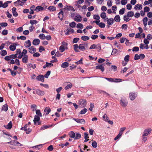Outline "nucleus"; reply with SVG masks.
<instances>
[{"label": "nucleus", "instance_id": "nucleus-49", "mask_svg": "<svg viewBox=\"0 0 152 152\" xmlns=\"http://www.w3.org/2000/svg\"><path fill=\"white\" fill-rule=\"evenodd\" d=\"M1 55L2 56H4L7 54V52L6 50H2L1 51Z\"/></svg>", "mask_w": 152, "mask_h": 152}, {"label": "nucleus", "instance_id": "nucleus-58", "mask_svg": "<svg viewBox=\"0 0 152 152\" xmlns=\"http://www.w3.org/2000/svg\"><path fill=\"white\" fill-rule=\"evenodd\" d=\"M28 124H26L24 127H22L21 128V130L27 131V130Z\"/></svg>", "mask_w": 152, "mask_h": 152}, {"label": "nucleus", "instance_id": "nucleus-26", "mask_svg": "<svg viewBox=\"0 0 152 152\" xmlns=\"http://www.w3.org/2000/svg\"><path fill=\"white\" fill-rule=\"evenodd\" d=\"M64 12L63 11L61 10V11L58 13V17L59 19L62 20L63 18Z\"/></svg>", "mask_w": 152, "mask_h": 152}, {"label": "nucleus", "instance_id": "nucleus-5", "mask_svg": "<svg viewBox=\"0 0 152 152\" xmlns=\"http://www.w3.org/2000/svg\"><path fill=\"white\" fill-rule=\"evenodd\" d=\"M152 131V129L151 128H148L145 129L143 132L142 134L144 135V136H148L149 134Z\"/></svg>", "mask_w": 152, "mask_h": 152}, {"label": "nucleus", "instance_id": "nucleus-45", "mask_svg": "<svg viewBox=\"0 0 152 152\" xmlns=\"http://www.w3.org/2000/svg\"><path fill=\"white\" fill-rule=\"evenodd\" d=\"M72 86V84L71 83H69V84L65 87V90H67L69 88H71Z\"/></svg>", "mask_w": 152, "mask_h": 152}, {"label": "nucleus", "instance_id": "nucleus-64", "mask_svg": "<svg viewBox=\"0 0 152 152\" xmlns=\"http://www.w3.org/2000/svg\"><path fill=\"white\" fill-rule=\"evenodd\" d=\"M139 48L138 47H134L132 48V51L133 52L136 51L137 52L139 50Z\"/></svg>", "mask_w": 152, "mask_h": 152}, {"label": "nucleus", "instance_id": "nucleus-24", "mask_svg": "<svg viewBox=\"0 0 152 152\" xmlns=\"http://www.w3.org/2000/svg\"><path fill=\"white\" fill-rule=\"evenodd\" d=\"M28 56H24L22 58V62L25 64L28 62Z\"/></svg>", "mask_w": 152, "mask_h": 152}, {"label": "nucleus", "instance_id": "nucleus-16", "mask_svg": "<svg viewBox=\"0 0 152 152\" xmlns=\"http://www.w3.org/2000/svg\"><path fill=\"white\" fill-rule=\"evenodd\" d=\"M40 42V41L39 39H35L33 40L32 44L34 45H37L39 44Z\"/></svg>", "mask_w": 152, "mask_h": 152}, {"label": "nucleus", "instance_id": "nucleus-52", "mask_svg": "<svg viewBox=\"0 0 152 152\" xmlns=\"http://www.w3.org/2000/svg\"><path fill=\"white\" fill-rule=\"evenodd\" d=\"M69 25L71 27L74 28L75 26L76 23L75 22H72L69 23Z\"/></svg>", "mask_w": 152, "mask_h": 152}, {"label": "nucleus", "instance_id": "nucleus-12", "mask_svg": "<svg viewBox=\"0 0 152 152\" xmlns=\"http://www.w3.org/2000/svg\"><path fill=\"white\" fill-rule=\"evenodd\" d=\"M107 19V24L109 25H112L114 22V19L113 18H110L108 19L107 17L106 18Z\"/></svg>", "mask_w": 152, "mask_h": 152}, {"label": "nucleus", "instance_id": "nucleus-38", "mask_svg": "<svg viewBox=\"0 0 152 152\" xmlns=\"http://www.w3.org/2000/svg\"><path fill=\"white\" fill-rule=\"evenodd\" d=\"M81 39L84 41H86L89 39V37L87 36H82L81 37Z\"/></svg>", "mask_w": 152, "mask_h": 152}, {"label": "nucleus", "instance_id": "nucleus-28", "mask_svg": "<svg viewBox=\"0 0 152 152\" xmlns=\"http://www.w3.org/2000/svg\"><path fill=\"white\" fill-rule=\"evenodd\" d=\"M48 9L50 11H56V7L53 6L49 7Z\"/></svg>", "mask_w": 152, "mask_h": 152}, {"label": "nucleus", "instance_id": "nucleus-15", "mask_svg": "<svg viewBox=\"0 0 152 152\" xmlns=\"http://www.w3.org/2000/svg\"><path fill=\"white\" fill-rule=\"evenodd\" d=\"M24 45L25 46L26 48H29L31 45V42L29 40L26 41L24 43Z\"/></svg>", "mask_w": 152, "mask_h": 152}, {"label": "nucleus", "instance_id": "nucleus-18", "mask_svg": "<svg viewBox=\"0 0 152 152\" xmlns=\"http://www.w3.org/2000/svg\"><path fill=\"white\" fill-rule=\"evenodd\" d=\"M40 117H39V116H37V115H35L34 116V117L33 120L34 124L37 122H38L40 120Z\"/></svg>", "mask_w": 152, "mask_h": 152}, {"label": "nucleus", "instance_id": "nucleus-11", "mask_svg": "<svg viewBox=\"0 0 152 152\" xmlns=\"http://www.w3.org/2000/svg\"><path fill=\"white\" fill-rule=\"evenodd\" d=\"M98 46L100 48V49H101V46L100 44H98V45H96L95 44H93L92 45H91L90 47L89 48V49H97L98 48Z\"/></svg>", "mask_w": 152, "mask_h": 152}, {"label": "nucleus", "instance_id": "nucleus-57", "mask_svg": "<svg viewBox=\"0 0 152 152\" xmlns=\"http://www.w3.org/2000/svg\"><path fill=\"white\" fill-rule=\"evenodd\" d=\"M30 23L31 25H33V24L37 23V22L36 20H30Z\"/></svg>", "mask_w": 152, "mask_h": 152}, {"label": "nucleus", "instance_id": "nucleus-14", "mask_svg": "<svg viewBox=\"0 0 152 152\" xmlns=\"http://www.w3.org/2000/svg\"><path fill=\"white\" fill-rule=\"evenodd\" d=\"M99 92L101 94H103L105 97H107V96H110V95L107 93L102 90H99Z\"/></svg>", "mask_w": 152, "mask_h": 152}, {"label": "nucleus", "instance_id": "nucleus-39", "mask_svg": "<svg viewBox=\"0 0 152 152\" xmlns=\"http://www.w3.org/2000/svg\"><path fill=\"white\" fill-rule=\"evenodd\" d=\"M100 16L104 20L106 19V14L105 12H102Z\"/></svg>", "mask_w": 152, "mask_h": 152}, {"label": "nucleus", "instance_id": "nucleus-41", "mask_svg": "<svg viewBox=\"0 0 152 152\" xmlns=\"http://www.w3.org/2000/svg\"><path fill=\"white\" fill-rule=\"evenodd\" d=\"M7 143L15 146L18 145L16 144V141L15 140L11 141L10 142H8Z\"/></svg>", "mask_w": 152, "mask_h": 152}, {"label": "nucleus", "instance_id": "nucleus-2", "mask_svg": "<svg viewBox=\"0 0 152 152\" xmlns=\"http://www.w3.org/2000/svg\"><path fill=\"white\" fill-rule=\"evenodd\" d=\"M104 78L110 82L118 83L122 81V79L120 78H112L107 77H104Z\"/></svg>", "mask_w": 152, "mask_h": 152}, {"label": "nucleus", "instance_id": "nucleus-54", "mask_svg": "<svg viewBox=\"0 0 152 152\" xmlns=\"http://www.w3.org/2000/svg\"><path fill=\"white\" fill-rule=\"evenodd\" d=\"M77 27L78 28H83V26L82 24L79 23L77 24Z\"/></svg>", "mask_w": 152, "mask_h": 152}, {"label": "nucleus", "instance_id": "nucleus-51", "mask_svg": "<svg viewBox=\"0 0 152 152\" xmlns=\"http://www.w3.org/2000/svg\"><path fill=\"white\" fill-rule=\"evenodd\" d=\"M129 55H126L124 58V60L126 62H128L129 61Z\"/></svg>", "mask_w": 152, "mask_h": 152}, {"label": "nucleus", "instance_id": "nucleus-60", "mask_svg": "<svg viewBox=\"0 0 152 152\" xmlns=\"http://www.w3.org/2000/svg\"><path fill=\"white\" fill-rule=\"evenodd\" d=\"M129 17L127 16V15H124L123 18L124 20L126 22L129 21L130 20V19H129Z\"/></svg>", "mask_w": 152, "mask_h": 152}, {"label": "nucleus", "instance_id": "nucleus-7", "mask_svg": "<svg viewBox=\"0 0 152 152\" xmlns=\"http://www.w3.org/2000/svg\"><path fill=\"white\" fill-rule=\"evenodd\" d=\"M36 94L39 96H43L45 94L44 91L41 90L40 89H37L36 90Z\"/></svg>", "mask_w": 152, "mask_h": 152}, {"label": "nucleus", "instance_id": "nucleus-17", "mask_svg": "<svg viewBox=\"0 0 152 152\" xmlns=\"http://www.w3.org/2000/svg\"><path fill=\"white\" fill-rule=\"evenodd\" d=\"M74 19L76 21L80 22L82 20V17L80 15H76Z\"/></svg>", "mask_w": 152, "mask_h": 152}, {"label": "nucleus", "instance_id": "nucleus-61", "mask_svg": "<svg viewBox=\"0 0 152 152\" xmlns=\"http://www.w3.org/2000/svg\"><path fill=\"white\" fill-rule=\"evenodd\" d=\"M146 136H144V135H142V142H145L147 140V138L146 137Z\"/></svg>", "mask_w": 152, "mask_h": 152}, {"label": "nucleus", "instance_id": "nucleus-30", "mask_svg": "<svg viewBox=\"0 0 152 152\" xmlns=\"http://www.w3.org/2000/svg\"><path fill=\"white\" fill-rule=\"evenodd\" d=\"M17 3L19 5L22 6L23 5L24 3L22 2L20 0H18L16 1L14 3V4H15Z\"/></svg>", "mask_w": 152, "mask_h": 152}, {"label": "nucleus", "instance_id": "nucleus-53", "mask_svg": "<svg viewBox=\"0 0 152 152\" xmlns=\"http://www.w3.org/2000/svg\"><path fill=\"white\" fill-rule=\"evenodd\" d=\"M31 108L32 109L33 111H34L37 109V106L35 104H32L31 105Z\"/></svg>", "mask_w": 152, "mask_h": 152}, {"label": "nucleus", "instance_id": "nucleus-47", "mask_svg": "<svg viewBox=\"0 0 152 152\" xmlns=\"http://www.w3.org/2000/svg\"><path fill=\"white\" fill-rule=\"evenodd\" d=\"M152 3V0H149L148 1H146L144 2V5H145L147 4H149Z\"/></svg>", "mask_w": 152, "mask_h": 152}, {"label": "nucleus", "instance_id": "nucleus-20", "mask_svg": "<svg viewBox=\"0 0 152 152\" xmlns=\"http://www.w3.org/2000/svg\"><path fill=\"white\" fill-rule=\"evenodd\" d=\"M66 32L65 33L66 35H68L70 34V33H73L74 32V29L70 28H67L66 29Z\"/></svg>", "mask_w": 152, "mask_h": 152}, {"label": "nucleus", "instance_id": "nucleus-32", "mask_svg": "<svg viewBox=\"0 0 152 152\" xmlns=\"http://www.w3.org/2000/svg\"><path fill=\"white\" fill-rule=\"evenodd\" d=\"M75 133L73 131L70 132L69 133V137L71 138H75Z\"/></svg>", "mask_w": 152, "mask_h": 152}, {"label": "nucleus", "instance_id": "nucleus-31", "mask_svg": "<svg viewBox=\"0 0 152 152\" xmlns=\"http://www.w3.org/2000/svg\"><path fill=\"white\" fill-rule=\"evenodd\" d=\"M44 111L46 113V114L47 115L51 111V109L49 107H46Z\"/></svg>", "mask_w": 152, "mask_h": 152}, {"label": "nucleus", "instance_id": "nucleus-37", "mask_svg": "<svg viewBox=\"0 0 152 152\" xmlns=\"http://www.w3.org/2000/svg\"><path fill=\"white\" fill-rule=\"evenodd\" d=\"M114 19L116 22H119L121 20L120 16L119 15H116Z\"/></svg>", "mask_w": 152, "mask_h": 152}, {"label": "nucleus", "instance_id": "nucleus-21", "mask_svg": "<svg viewBox=\"0 0 152 152\" xmlns=\"http://www.w3.org/2000/svg\"><path fill=\"white\" fill-rule=\"evenodd\" d=\"M4 126L6 129H11L12 127V121H10V122L8 124L7 126L4 125Z\"/></svg>", "mask_w": 152, "mask_h": 152}, {"label": "nucleus", "instance_id": "nucleus-56", "mask_svg": "<svg viewBox=\"0 0 152 152\" xmlns=\"http://www.w3.org/2000/svg\"><path fill=\"white\" fill-rule=\"evenodd\" d=\"M99 26L101 28H104L105 27V25L104 23H100L99 25Z\"/></svg>", "mask_w": 152, "mask_h": 152}, {"label": "nucleus", "instance_id": "nucleus-42", "mask_svg": "<svg viewBox=\"0 0 152 152\" xmlns=\"http://www.w3.org/2000/svg\"><path fill=\"white\" fill-rule=\"evenodd\" d=\"M27 53V51L26 49H23L22 52H21V55H22L23 56H28L26 55Z\"/></svg>", "mask_w": 152, "mask_h": 152}, {"label": "nucleus", "instance_id": "nucleus-6", "mask_svg": "<svg viewBox=\"0 0 152 152\" xmlns=\"http://www.w3.org/2000/svg\"><path fill=\"white\" fill-rule=\"evenodd\" d=\"M105 64L104 63H103L102 64L97 66H96V69H100L102 72H103L104 70V66H105Z\"/></svg>", "mask_w": 152, "mask_h": 152}, {"label": "nucleus", "instance_id": "nucleus-23", "mask_svg": "<svg viewBox=\"0 0 152 152\" xmlns=\"http://www.w3.org/2000/svg\"><path fill=\"white\" fill-rule=\"evenodd\" d=\"M64 9L67 10H72L73 11H75V10L73 7L71 6L66 5Z\"/></svg>", "mask_w": 152, "mask_h": 152}, {"label": "nucleus", "instance_id": "nucleus-50", "mask_svg": "<svg viewBox=\"0 0 152 152\" xmlns=\"http://www.w3.org/2000/svg\"><path fill=\"white\" fill-rule=\"evenodd\" d=\"M92 146L94 148H96L97 146V144L96 142L95 141H93L92 142L91 144Z\"/></svg>", "mask_w": 152, "mask_h": 152}, {"label": "nucleus", "instance_id": "nucleus-62", "mask_svg": "<svg viewBox=\"0 0 152 152\" xmlns=\"http://www.w3.org/2000/svg\"><path fill=\"white\" fill-rule=\"evenodd\" d=\"M144 12H148L150 11V8L148 7H145L144 8Z\"/></svg>", "mask_w": 152, "mask_h": 152}, {"label": "nucleus", "instance_id": "nucleus-4", "mask_svg": "<svg viewBox=\"0 0 152 152\" xmlns=\"http://www.w3.org/2000/svg\"><path fill=\"white\" fill-rule=\"evenodd\" d=\"M129 95L130 99L132 100H134L137 96V94L136 93L131 92Z\"/></svg>", "mask_w": 152, "mask_h": 152}, {"label": "nucleus", "instance_id": "nucleus-22", "mask_svg": "<svg viewBox=\"0 0 152 152\" xmlns=\"http://www.w3.org/2000/svg\"><path fill=\"white\" fill-rule=\"evenodd\" d=\"M134 9L136 10H141L142 9V6L141 4H137L135 5Z\"/></svg>", "mask_w": 152, "mask_h": 152}, {"label": "nucleus", "instance_id": "nucleus-34", "mask_svg": "<svg viewBox=\"0 0 152 152\" xmlns=\"http://www.w3.org/2000/svg\"><path fill=\"white\" fill-rule=\"evenodd\" d=\"M81 137V135L79 133H76L74 138L75 140H78Z\"/></svg>", "mask_w": 152, "mask_h": 152}, {"label": "nucleus", "instance_id": "nucleus-59", "mask_svg": "<svg viewBox=\"0 0 152 152\" xmlns=\"http://www.w3.org/2000/svg\"><path fill=\"white\" fill-rule=\"evenodd\" d=\"M27 66H29L30 67H32L33 69H34L36 67L35 64L33 65L31 64H28Z\"/></svg>", "mask_w": 152, "mask_h": 152}, {"label": "nucleus", "instance_id": "nucleus-3", "mask_svg": "<svg viewBox=\"0 0 152 152\" xmlns=\"http://www.w3.org/2000/svg\"><path fill=\"white\" fill-rule=\"evenodd\" d=\"M120 103L122 106L125 107L128 104V101L125 98H122L121 99Z\"/></svg>", "mask_w": 152, "mask_h": 152}, {"label": "nucleus", "instance_id": "nucleus-25", "mask_svg": "<svg viewBox=\"0 0 152 152\" xmlns=\"http://www.w3.org/2000/svg\"><path fill=\"white\" fill-rule=\"evenodd\" d=\"M148 19L147 17H145L142 20L143 25L145 27L147 25V22Z\"/></svg>", "mask_w": 152, "mask_h": 152}, {"label": "nucleus", "instance_id": "nucleus-10", "mask_svg": "<svg viewBox=\"0 0 152 152\" xmlns=\"http://www.w3.org/2000/svg\"><path fill=\"white\" fill-rule=\"evenodd\" d=\"M36 79L38 81L43 82L44 81V76L42 75H39L37 77Z\"/></svg>", "mask_w": 152, "mask_h": 152}, {"label": "nucleus", "instance_id": "nucleus-46", "mask_svg": "<svg viewBox=\"0 0 152 152\" xmlns=\"http://www.w3.org/2000/svg\"><path fill=\"white\" fill-rule=\"evenodd\" d=\"M65 48L63 45H61L59 47V50L61 52H63L65 50Z\"/></svg>", "mask_w": 152, "mask_h": 152}, {"label": "nucleus", "instance_id": "nucleus-19", "mask_svg": "<svg viewBox=\"0 0 152 152\" xmlns=\"http://www.w3.org/2000/svg\"><path fill=\"white\" fill-rule=\"evenodd\" d=\"M79 103L80 104H82L86 106V100L84 99H81L79 101Z\"/></svg>", "mask_w": 152, "mask_h": 152}, {"label": "nucleus", "instance_id": "nucleus-43", "mask_svg": "<svg viewBox=\"0 0 152 152\" xmlns=\"http://www.w3.org/2000/svg\"><path fill=\"white\" fill-rule=\"evenodd\" d=\"M17 38L18 39H20L23 40H25L26 39V37L23 36H21L20 37H17Z\"/></svg>", "mask_w": 152, "mask_h": 152}, {"label": "nucleus", "instance_id": "nucleus-44", "mask_svg": "<svg viewBox=\"0 0 152 152\" xmlns=\"http://www.w3.org/2000/svg\"><path fill=\"white\" fill-rule=\"evenodd\" d=\"M87 110V109L86 108H85L80 112V113L81 114H84L85 113Z\"/></svg>", "mask_w": 152, "mask_h": 152}, {"label": "nucleus", "instance_id": "nucleus-40", "mask_svg": "<svg viewBox=\"0 0 152 152\" xmlns=\"http://www.w3.org/2000/svg\"><path fill=\"white\" fill-rule=\"evenodd\" d=\"M69 66V63L67 62H64L61 65V66L63 68H66Z\"/></svg>", "mask_w": 152, "mask_h": 152}, {"label": "nucleus", "instance_id": "nucleus-1", "mask_svg": "<svg viewBox=\"0 0 152 152\" xmlns=\"http://www.w3.org/2000/svg\"><path fill=\"white\" fill-rule=\"evenodd\" d=\"M74 49L75 52H79V50L84 51L88 48L87 43L80 44L79 45L77 44L73 45Z\"/></svg>", "mask_w": 152, "mask_h": 152}, {"label": "nucleus", "instance_id": "nucleus-9", "mask_svg": "<svg viewBox=\"0 0 152 152\" xmlns=\"http://www.w3.org/2000/svg\"><path fill=\"white\" fill-rule=\"evenodd\" d=\"M73 120L78 123H80L82 124H84L85 123V121L83 119H79L78 118H73Z\"/></svg>", "mask_w": 152, "mask_h": 152}, {"label": "nucleus", "instance_id": "nucleus-36", "mask_svg": "<svg viewBox=\"0 0 152 152\" xmlns=\"http://www.w3.org/2000/svg\"><path fill=\"white\" fill-rule=\"evenodd\" d=\"M10 49L12 51H14L16 48V44L15 45H11L9 47Z\"/></svg>", "mask_w": 152, "mask_h": 152}, {"label": "nucleus", "instance_id": "nucleus-63", "mask_svg": "<svg viewBox=\"0 0 152 152\" xmlns=\"http://www.w3.org/2000/svg\"><path fill=\"white\" fill-rule=\"evenodd\" d=\"M50 71H48L46 73L44 77L46 78H48L49 76L50 75Z\"/></svg>", "mask_w": 152, "mask_h": 152}, {"label": "nucleus", "instance_id": "nucleus-33", "mask_svg": "<svg viewBox=\"0 0 152 152\" xmlns=\"http://www.w3.org/2000/svg\"><path fill=\"white\" fill-rule=\"evenodd\" d=\"M134 12L132 11H129L127 13V17H132L134 15Z\"/></svg>", "mask_w": 152, "mask_h": 152}, {"label": "nucleus", "instance_id": "nucleus-13", "mask_svg": "<svg viewBox=\"0 0 152 152\" xmlns=\"http://www.w3.org/2000/svg\"><path fill=\"white\" fill-rule=\"evenodd\" d=\"M55 125L54 124H51V125H43L42 126L40 130H44L45 129H48L50 127H52L53 126Z\"/></svg>", "mask_w": 152, "mask_h": 152}, {"label": "nucleus", "instance_id": "nucleus-35", "mask_svg": "<svg viewBox=\"0 0 152 152\" xmlns=\"http://www.w3.org/2000/svg\"><path fill=\"white\" fill-rule=\"evenodd\" d=\"M36 113L37 116H39V117H41L42 116V113L40 112V110H37L36 111Z\"/></svg>", "mask_w": 152, "mask_h": 152}, {"label": "nucleus", "instance_id": "nucleus-29", "mask_svg": "<svg viewBox=\"0 0 152 152\" xmlns=\"http://www.w3.org/2000/svg\"><path fill=\"white\" fill-rule=\"evenodd\" d=\"M8 110V105L7 104L3 105L2 107V110L6 112Z\"/></svg>", "mask_w": 152, "mask_h": 152}, {"label": "nucleus", "instance_id": "nucleus-55", "mask_svg": "<svg viewBox=\"0 0 152 152\" xmlns=\"http://www.w3.org/2000/svg\"><path fill=\"white\" fill-rule=\"evenodd\" d=\"M7 23H0V26L3 27H5L7 26Z\"/></svg>", "mask_w": 152, "mask_h": 152}, {"label": "nucleus", "instance_id": "nucleus-8", "mask_svg": "<svg viewBox=\"0 0 152 152\" xmlns=\"http://www.w3.org/2000/svg\"><path fill=\"white\" fill-rule=\"evenodd\" d=\"M36 51V49L34 46H31L28 48V51L31 54H33Z\"/></svg>", "mask_w": 152, "mask_h": 152}, {"label": "nucleus", "instance_id": "nucleus-48", "mask_svg": "<svg viewBox=\"0 0 152 152\" xmlns=\"http://www.w3.org/2000/svg\"><path fill=\"white\" fill-rule=\"evenodd\" d=\"M39 37L41 39H44L45 38V36L43 34H40L39 36Z\"/></svg>", "mask_w": 152, "mask_h": 152}, {"label": "nucleus", "instance_id": "nucleus-27", "mask_svg": "<svg viewBox=\"0 0 152 152\" xmlns=\"http://www.w3.org/2000/svg\"><path fill=\"white\" fill-rule=\"evenodd\" d=\"M44 9V7H43L40 6H37L35 9V10L37 12L40 11L41 10H43Z\"/></svg>", "mask_w": 152, "mask_h": 152}]
</instances>
